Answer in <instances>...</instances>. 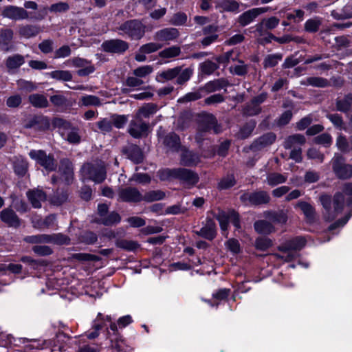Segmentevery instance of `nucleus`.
Here are the masks:
<instances>
[{
	"label": "nucleus",
	"mask_w": 352,
	"mask_h": 352,
	"mask_svg": "<svg viewBox=\"0 0 352 352\" xmlns=\"http://www.w3.org/2000/svg\"><path fill=\"white\" fill-rule=\"evenodd\" d=\"M145 25L138 19H131L124 21L116 27L115 31L122 36H127L131 39L140 40L145 34Z\"/></svg>",
	"instance_id": "nucleus-3"
},
{
	"label": "nucleus",
	"mask_w": 352,
	"mask_h": 352,
	"mask_svg": "<svg viewBox=\"0 0 352 352\" xmlns=\"http://www.w3.org/2000/svg\"><path fill=\"white\" fill-rule=\"evenodd\" d=\"M69 5L68 4V3L63 1L56 3H53L49 8V10L53 13L66 12L69 10Z\"/></svg>",
	"instance_id": "nucleus-60"
},
{
	"label": "nucleus",
	"mask_w": 352,
	"mask_h": 352,
	"mask_svg": "<svg viewBox=\"0 0 352 352\" xmlns=\"http://www.w3.org/2000/svg\"><path fill=\"white\" fill-rule=\"evenodd\" d=\"M102 104L100 99L93 95H85L82 96L79 100V105L80 106H85V107H89V106H94V107H99Z\"/></svg>",
	"instance_id": "nucleus-45"
},
{
	"label": "nucleus",
	"mask_w": 352,
	"mask_h": 352,
	"mask_svg": "<svg viewBox=\"0 0 352 352\" xmlns=\"http://www.w3.org/2000/svg\"><path fill=\"white\" fill-rule=\"evenodd\" d=\"M240 199L245 204L259 206L269 204L271 201V197L267 191L257 190L251 192H244L241 195Z\"/></svg>",
	"instance_id": "nucleus-8"
},
{
	"label": "nucleus",
	"mask_w": 352,
	"mask_h": 352,
	"mask_svg": "<svg viewBox=\"0 0 352 352\" xmlns=\"http://www.w3.org/2000/svg\"><path fill=\"white\" fill-rule=\"evenodd\" d=\"M121 221L120 215L115 212H108L102 219H98V222L107 226H111L120 223Z\"/></svg>",
	"instance_id": "nucleus-39"
},
{
	"label": "nucleus",
	"mask_w": 352,
	"mask_h": 352,
	"mask_svg": "<svg viewBox=\"0 0 352 352\" xmlns=\"http://www.w3.org/2000/svg\"><path fill=\"white\" fill-rule=\"evenodd\" d=\"M149 131V124L137 116L131 120L128 132L135 138H141L147 136Z\"/></svg>",
	"instance_id": "nucleus-10"
},
{
	"label": "nucleus",
	"mask_w": 352,
	"mask_h": 352,
	"mask_svg": "<svg viewBox=\"0 0 352 352\" xmlns=\"http://www.w3.org/2000/svg\"><path fill=\"white\" fill-rule=\"evenodd\" d=\"M332 204L333 210H331V213L327 217V221L333 220L344 209V195L341 192H337L334 195Z\"/></svg>",
	"instance_id": "nucleus-18"
},
{
	"label": "nucleus",
	"mask_w": 352,
	"mask_h": 352,
	"mask_svg": "<svg viewBox=\"0 0 352 352\" xmlns=\"http://www.w3.org/2000/svg\"><path fill=\"white\" fill-rule=\"evenodd\" d=\"M336 146L341 152L347 153L350 151L349 143L346 138L340 134L336 139Z\"/></svg>",
	"instance_id": "nucleus-57"
},
{
	"label": "nucleus",
	"mask_w": 352,
	"mask_h": 352,
	"mask_svg": "<svg viewBox=\"0 0 352 352\" xmlns=\"http://www.w3.org/2000/svg\"><path fill=\"white\" fill-rule=\"evenodd\" d=\"M24 241L28 243H51L54 245H69L70 239L68 236L62 233L52 234H41L25 237Z\"/></svg>",
	"instance_id": "nucleus-5"
},
{
	"label": "nucleus",
	"mask_w": 352,
	"mask_h": 352,
	"mask_svg": "<svg viewBox=\"0 0 352 352\" xmlns=\"http://www.w3.org/2000/svg\"><path fill=\"white\" fill-rule=\"evenodd\" d=\"M29 102L36 108H46L49 106L47 98L39 94H32L28 96Z\"/></svg>",
	"instance_id": "nucleus-33"
},
{
	"label": "nucleus",
	"mask_w": 352,
	"mask_h": 352,
	"mask_svg": "<svg viewBox=\"0 0 352 352\" xmlns=\"http://www.w3.org/2000/svg\"><path fill=\"white\" fill-rule=\"evenodd\" d=\"M163 144L172 151H177L180 146L179 137L175 133H170L163 138Z\"/></svg>",
	"instance_id": "nucleus-34"
},
{
	"label": "nucleus",
	"mask_w": 352,
	"mask_h": 352,
	"mask_svg": "<svg viewBox=\"0 0 352 352\" xmlns=\"http://www.w3.org/2000/svg\"><path fill=\"white\" fill-rule=\"evenodd\" d=\"M82 180H91L95 183H102L107 177L104 164L101 161L84 164L80 170Z\"/></svg>",
	"instance_id": "nucleus-2"
},
{
	"label": "nucleus",
	"mask_w": 352,
	"mask_h": 352,
	"mask_svg": "<svg viewBox=\"0 0 352 352\" xmlns=\"http://www.w3.org/2000/svg\"><path fill=\"white\" fill-rule=\"evenodd\" d=\"M269 8H254L242 13L238 18L237 21L241 26L245 27L254 21L259 15L265 13Z\"/></svg>",
	"instance_id": "nucleus-12"
},
{
	"label": "nucleus",
	"mask_w": 352,
	"mask_h": 352,
	"mask_svg": "<svg viewBox=\"0 0 352 352\" xmlns=\"http://www.w3.org/2000/svg\"><path fill=\"white\" fill-rule=\"evenodd\" d=\"M182 71V67H175L174 68L168 69L158 73L156 79L158 81L161 80H171L176 78Z\"/></svg>",
	"instance_id": "nucleus-35"
},
{
	"label": "nucleus",
	"mask_w": 352,
	"mask_h": 352,
	"mask_svg": "<svg viewBox=\"0 0 352 352\" xmlns=\"http://www.w3.org/2000/svg\"><path fill=\"white\" fill-rule=\"evenodd\" d=\"M26 196L28 201L34 208H41L42 203L45 202L47 199L46 193L38 188L28 190Z\"/></svg>",
	"instance_id": "nucleus-14"
},
{
	"label": "nucleus",
	"mask_w": 352,
	"mask_h": 352,
	"mask_svg": "<svg viewBox=\"0 0 352 352\" xmlns=\"http://www.w3.org/2000/svg\"><path fill=\"white\" fill-rule=\"evenodd\" d=\"M254 228L256 232L261 234H269L275 232V228L272 223L265 220H258L254 223Z\"/></svg>",
	"instance_id": "nucleus-32"
},
{
	"label": "nucleus",
	"mask_w": 352,
	"mask_h": 352,
	"mask_svg": "<svg viewBox=\"0 0 352 352\" xmlns=\"http://www.w3.org/2000/svg\"><path fill=\"white\" fill-rule=\"evenodd\" d=\"M266 181L269 186H274L285 183L287 177L278 173H270L267 174Z\"/></svg>",
	"instance_id": "nucleus-46"
},
{
	"label": "nucleus",
	"mask_w": 352,
	"mask_h": 352,
	"mask_svg": "<svg viewBox=\"0 0 352 352\" xmlns=\"http://www.w3.org/2000/svg\"><path fill=\"white\" fill-rule=\"evenodd\" d=\"M58 170L67 184H69L74 179V167L72 162L68 158L61 159Z\"/></svg>",
	"instance_id": "nucleus-21"
},
{
	"label": "nucleus",
	"mask_w": 352,
	"mask_h": 352,
	"mask_svg": "<svg viewBox=\"0 0 352 352\" xmlns=\"http://www.w3.org/2000/svg\"><path fill=\"white\" fill-rule=\"evenodd\" d=\"M262 111L261 106H257L253 102L247 103L243 108L242 113L245 116H254Z\"/></svg>",
	"instance_id": "nucleus-49"
},
{
	"label": "nucleus",
	"mask_w": 352,
	"mask_h": 352,
	"mask_svg": "<svg viewBox=\"0 0 352 352\" xmlns=\"http://www.w3.org/2000/svg\"><path fill=\"white\" fill-rule=\"evenodd\" d=\"M165 197L164 192L162 190H151L142 195L143 201L146 202H152L159 201L164 199Z\"/></svg>",
	"instance_id": "nucleus-50"
},
{
	"label": "nucleus",
	"mask_w": 352,
	"mask_h": 352,
	"mask_svg": "<svg viewBox=\"0 0 352 352\" xmlns=\"http://www.w3.org/2000/svg\"><path fill=\"white\" fill-rule=\"evenodd\" d=\"M216 8L221 12H237L239 8V3L236 0H221L217 3Z\"/></svg>",
	"instance_id": "nucleus-30"
},
{
	"label": "nucleus",
	"mask_w": 352,
	"mask_h": 352,
	"mask_svg": "<svg viewBox=\"0 0 352 352\" xmlns=\"http://www.w3.org/2000/svg\"><path fill=\"white\" fill-rule=\"evenodd\" d=\"M236 184V180L233 174H228L223 177L217 184L219 190H226L233 187Z\"/></svg>",
	"instance_id": "nucleus-43"
},
{
	"label": "nucleus",
	"mask_w": 352,
	"mask_h": 352,
	"mask_svg": "<svg viewBox=\"0 0 352 352\" xmlns=\"http://www.w3.org/2000/svg\"><path fill=\"white\" fill-rule=\"evenodd\" d=\"M196 234L208 240H212L217 234L216 224L214 221L209 218L206 219L205 225Z\"/></svg>",
	"instance_id": "nucleus-25"
},
{
	"label": "nucleus",
	"mask_w": 352,
	"mask_h": 352,
	"mask_svg": "<svg viewBox=\"0 0 352 352\" xmlns=\"http://www.w3.org/2000/svg\"><path fill=\"white\" fill-rule=\"evenodd\" d=\"M203 90L199 87L197 91L186 94L183 97L178 99L179 103H186L191 101H195L202 98Z\"/></svg>",
	"instance_id": "nucleus-51"
},
{
	"label": "nucleus",
	"mask_w": 352,
	"mask_h": 352,
	"mask_svg": "<svg viewBox=\"0 0 352 352\" xmlns=\"http://www.w3.org/2000/svg\"><path fill=\"white\" fill-rule=\"evenodd\" d=\"M200 162V156L189 150H184L180 155V164L184 166H195Z\"/></svg>",
	"instance_id": "nucleus-26"
},
{
	"label": "nucleus",
	"mask_w": 352,
	"mask_h": 352,
	"mask_svg": "<svg viewBox=\"0 0 352 352\" xmlns=\"http://www.w3.org/2000/svg\"><path fill=\"white\" fill-rule=\"evenodd\" d=\"M116 245L118 248L128 251H133L138 248V244L135 241L125 239L117 240Z\"/></svg>",
	"instance_id": "nucleus-53"
},
{
	"label": "nucleus",
	"mask_w": 352,
	"mask_h": 352,
	"mask_svg": "<svg viewBox=\"0 0 352 352\" xmlns=\"http://www.w3.org/2000/svg\"><path fill=\"white\" fill-rule=\"evenodd\" d=\"M198 133L197 138H199L203 133L212 131L214 133L219 134L222 132V126L218 123L217 119L212 114L203 111L197 116Z\"/></svg>",
	"instance_id": "nucleus-4"
},
{
	"label": "nucleus",
	"mask_w": 352,
	"mask_h": 352,
	"mask_svg": "<svg viewBox=\"0 0 352 352\" xmlns=\"http://www.w3.org/2000/svg\"><path fill=\"white\" fill-rule=\"evenodd\" d=\"M50 76L56 80L70 81L72 79V74L67 70H55L49 74Z\"/></svg>",
	"instance_id": "nucleus-47"
},
{
	"label": "nucleus",
	"mask_w": 352,
	"mask_h": 352,
	"mask_svg": "<svg viewBox=\"0 0 352 352\" xmlns=\"http://www.w3.org/2000/svg\"><path fill=\"white\" fill-rule=\"evenodd\" d=\"M345 158L340 153H335L331 160L332 169L336 176L341 179L352 177V165L345 162Z\"/></svg>",
	"instance_id": "nucleus-6"
},
{
	"label": "nucleus",
	"mask_w": 352,
	"mask_h": 352,
	"mask_svg": "<svg viewBox=\"0 0 352 352\" xmlns=\"http://www.w3.org/2000/svg\"><path fill=\"white\" fill-rule=\"evenodd\" d=\"M200 68L203 74L210 75L219 68V65L211 60H206L200 65Z\"/></svg>",
	"instance_id": "nucleus-55"
},
{
	"label": "nucleus",
	"mask_w": 352,
	"mask_h": 352,
	"mask_svg": "<svg viewBox=\"0 0 352 352\" xmlns=\"http://www.w3.org/2000/svg\"><path fill=\"white\" fill-rule=\"evenodd\" d=\"M14 173L19 177H23L28 170V163L23 158H16L14 162Z\"/></svg>",
	"instance_id": "nucleus-44"
},
{
	"label": "nucleus",
	"mask_w": 352,
	"mask_h": 352,
	"mask_svg": "<svg viewBox=\"0 0 352 352\" xmlns=\"http://www.w3.org/2000/svg\"><path fill=\"white\" fill-rule=\"evenodd\" d=\"M24 63V57L22 55L17 54L8 57L6 61V65L9 69H15L19 68Z\"/></svg>",
	"instance_id": "nucleus-42"
},
{
	"label": "nucleus",
	"mask_w": 352,
	"mask_h": 352,
	"mask_svg": "<svg viewBox=\"0 0 352 352\" xmlns=\"http://www.w3.org/2000/svg\"><path fill=\"white\" fill-rule=\"evenodd\" d=\"M162 47V45L157 43H148L142 45L139 51L142 54H151L157 52Z\"/></svg>",
	"instance_id": "nucleus-59"
},
{
	"label": "nucleus",
	"mask_w": 352,
	"mask_h": 352,
	"mask_svg": "<svg viewBox=\"0 0 352 352\" xmlns=\"http://www.w3.org/2000/svg\"><path fill=\"white\" fill-rule=\"evenodd\" d=\"M321 21L318 19L307 20L305 23V30L309 32H316L319 30Z\"/></svg>",
	"instance_id": "nucleus-62"
},
{
	"label": "nucleus",
	"mask_w": 352,
	"mask_h": 352,
	"mask_svg": "<svg viewBox=\"0 0 352 352\" xmlns=\"http://www.w3.org/2000/svg\"><path fill=\"white\" fill-rule=\"evenodd\" d=\"M276 138V136L274 133H267L255 140L250 145V149L253 151H259L272 144Z\"/></svg>",
	"instance_id": "nucleus-15"
},
{
	"label": "nucleus",
	"mask_w": 352,
	"mask_h": 352,
	"mask_svg": "<svg viewBox=\"0 0 352 352\" xmlns=\"http://www.w3.org/2000/svg\"><path fill=\"white\" fill-rule=\"evenodd\" d=\"M306 243V240L302 236H296L294 239L285 241L282 245L278 247V250L287 253L291 250H300Z\"/></svg>",
	"instance_id": "nucleus-17"
},
{
	"label": "nucleus",
	"mask_w": 352,
	"mask_h": 352,
	"mask_svg": "<svg viewBox=\"0 0 352 352\" xmlns=\"http://www.w3.org/2000/svg\"><path fill=\"white\" fill-rule=\"evenodd\" d=\"M288 210H268L264 212V217L274 223L285 224L288 220Z\"/></svg>",
	"instance_id": "nucleus-20"
},
{
	"label": "nucleus",
	"mask_w": 352,
	"mask_h": 352,
	"mask_svg": "<svg viewBox=\"0 0 352 352\" xmlns=\"http://www.w3.org/2000/svg\"><path fill=\"white\" fill-rule=\"evenodd\" d=\"M283 56L280 54H273L266 56L263 60V67L265 68L273 67L282 59Z\"/></svg>",
	"instance_id": "nucleus-52"
},
{
	"label": "nucleus",
	"mask_w": 352,
	"mask_h": 352,
	"mask_svg": "<svg viewBox=\"0 0 352 352\" xmlns=\"http://www.w3.org/2000/svg\"><path fill=\"white\" fill-rule=\"evenodd\" d=\"M295 208H299L302 210L308 222L312 223L315 221V209L310 204L306 201H300L296 204Z\"/></svg>",
	"instance_id": "nucleus-29"
},
{
	"label": "nucleus",
	"mask_w": 352,
	"mask_h": 352,
	"mask_svg": "<svg viewBox=\"0 0 352 352\" xmlns=\"http://www.w3.org/2000/svg\"><path fill=\"white\" fill-rule=\"evenodd\" d=\"M1 15L3 17L14 21L28 19L30 18L29 14L25 8L15 6H6L2 11Z\"/></svg>",
	"instance_id": "nucleus-13"
},
{
	"label": "nucleus",
	"mask_w": 352,
	"mask_h": 352,
	"mask_svg": "<svg viewBox=\"0 0 352 352\" xmlns=\"http://www.w3.org/2000/svg\"><path fill=\"white\" fill-rule=\"evenodd\" d=\"M13 36L14 32L11 29L0 30V50L7 52L12 49Z\"/></svg>",
	"instance_id": "nucleus-22"
},
{
	"label": "nucleus",
	"mask_w": 352,
	"mask_h": 352,
	"mask_svg": "<svg viewBox=\"0 0 352 352\" xmlns=\"http://www.w3.org/2000/svg\"><path fill=\"white\" fill-rule=\"evenodd\" d=\"M256 124V123L254 120H250L246 122L236 133V138L241 140H244L249 138L252 133Z\"/></svg>",
	"instance_id": "nucleus-37"
},
{
	"label": "nucleus",
	"mask_w": 352,
	"mask_h": 352,
	"mask_svg": "<svg viewBox=\"0 0 352 352\" xmlns=\"http://www.w3.org/2000/svg\"><path fill=\"white\" fill-rule=\"evenodd\" d=\"M306 142L305 137L302 134H294L285 138L283 146L286 149L300 147Z\"/></svg>",
	"instance_id": "nucleus-27"
},
{
	"label": "nucleus",
	"mask_w": 352,
	"mask_h": 352,
	"mask_svg": "<svg viewBox=\"0 0 352 352\" xmlns=\"http://www.w3.org/2000/svg\"><path fill=\"white\" fill-rule=\"evenodd\" d=\"M181 54V48L177 45H172L160 51L158 56L161 58L168 59L179 56Z\"/></svg>",
	"instance_id": "nucleus-40"
},
{
	"label": "nucleus",
	"mask_w": 352,
	"mask_h": 352,
	"mask_svg": "<svg viewBox=\"0 0 352 352\" xmlns=\"http://www.w3.org/2000/svg\"><path fill=\"white\" fill-rule=\"evenodd\" d=\"M26 129H34L35 130L41 131L49 128L50 122L44 116H34L28 120L24 125Z\"/></svg>",
	"instance_id": "nucleus-24"
},
{
	"label": "nucleus",
	"mask_w": 352,
	"mask_h": 352,
	"mask_svg": "<svg viewBox=\"0 0 352 352\" xmlns=\"http://www.w3.org/2000/svg\"><path fill=\"white\" fill-rule=\"evenodd\" d=\"M188 19L186 14L179 12L174 14L170 18L169 23L173 25L180 26L184 25Z\"/></svg>",
	"instance_id": "nucleus-54"
},
{
	"label": "nucleus",
	"mask_w": 352,
	"mask_h": 352,
	"mask_svg": "<svg viewBox=\"0 0 352 352\" xmlns=\"http://www.w3.org/2000/svg\"><path fill=\"white\" fill-rule=\"evenodd\" d=\"M179 32L177 28H166L155 33L154 38L158 41L170 42L177 39Z\"/></svg>",
	"instance_id": "nucleus-16"
},
{
	"label": "nucleus",
	"mask_w": 352,
	"mask_h": 352,
	"mask_svg": "<svg viewBox=\"0 0 352 352\" xmlns=\"http://www.w3.org/2000/svg\"><path fill=\"white\" fill-rule=\"evenodd\" d=\"M0 219L10 227L18 228L21 224V220L15 212L9 208L3 209L0 212Z\"/></svg>",
	"instance_id": "nucleus-19"
},
{
	"label": "nucleus",
	"mask_w": 352,
	"mask_h": 352,
	"mask_svg": "<svg viewBox=\"0 0 352 352\" xmlns=\"http://www.w3.org/2000/svg\"><path fill=\"white\" fill-rule=\"evenodd\" d=\"M272 245V241L270 239L266 237H259L255 241V247L256 249L262 251L267 250Z\"/></svg>",
	"instance_id": "nucleus-63"
},
{
	"label": "nucleus",
	"mask_w": 352,
	"mask_h": 352,
	"mask_svg": "<svg viewBox=\"0 0 352 352\" xmlns=\"http://www.w3.org/2000/svg\"><path fill=\"white\" fill-rule=\"evenodd\" d=\"M238 63L237 65L231 66L230 67V72L232 74H234L237 76H245L248 72V65L244 63V61L242 60L236 59Z\"/></svg>",
	"instance_id": "nucleus-48"
},
{
	"label": "nucleus",
	"mask_w": 352,
	"mask_h": 352,
	"mask_svg": "<svg viewBox=\"0 0 352 352\" xmlns=\"http://www.w3.org/2000/svg\"><path fill=\"white\" fill-rule=\"evenodd\" d=\"M40 32V28L34 25H25L19 28V33L25 38H31L36 36Z\"/></svg>",
	"instance_id": "nucleus-41"
},
{
	"label": "nucleus",
	"mask_w": 352,
	"mask_h": 352,
	"mask_svg": "<svg viewBox=\"0 0 352 352\" xmlns=\"http://www.w3.org/2000/svg\"><path fill=\"white\" fill-rule=\"evenodd\" d=\"M158 110V107L154 103H147L141 107L137 111L135 116L143 120V118H148L155 114Z\"/></svg>",
	"instance_id": "nucleus-31"
},
{
	"label": "nucleus",
	"mask_w": 352,
	"mask_h": 352,
	"mask_svg": "<svg viewBox=\"0 0 352 352\" xmlns=\"http://www.w3.org/2000/svg\"><path fill=\"white\" fill-rule=\"evenodd\" d=\"M192 69L190 68H186L184 69H182L181 72L177 76V83L178 85L185 84L190 78L191 76L192 75Z\"/></svg>",
	"instance_id": "nucleus-61"
},
{
	"label": "nucleus",
	"mask_w": 352,
	"mask_h": 352,
	"mask_svg": "<svg viewBox=\"0 0 352 352\" xmlns=\"http://www.w3.org/2000/svg\"><path fill=\"white\" fill-rule=\"evenodd\" d=\"M157 175L162 181L179 180L187 188L194 187L199 182V176L195 171L182 167L162 168Z\"/></svg>",
	"instance_id": "nucleus-1"
},
{
	"label": "nucleus",
	"mask_w": 352,
	"mask_h": 352,
	"mask_svg": "<svg viewBox=\"0 0 352 352\" xmlns=\"http://www.w3.org/2000/svg\"><path fill=\"white\" fill-rule=\"evenodd\" d=\"M122 153L135 164L143 161V153L140 148L135 144H129L122 148Z\"/></svg>",
	"instance_id": "nucleus-23"
},
{
	"label": "nucleus",
	"mask_w": 352,
	"mask_h": 352,
	"mask_svg": "<svg viewBox=\"0 0 352 352\" xmlns=\"http://www.w3.org/2000/svg\"><path fill=\"white\" fill-rule=\"evenodd\" d=\"M102 50L109 53L123 54L129 49V43L121 39L105 41L101 45Z\"/></svg>",
	"instance_id": "nucleus-11"
},
{
	"label": "nucleus",
	"mask_w": 352,
	"mask_h": 352,
	"mask_svg": "<svg viewBox=\"0 0 352 352\" xmlns=\"http://www.w3.org/2000/svg\"><path fill=\"white\" fill-rule=\"evenodd\" d=\"M113 125L117 129H122L128 121V116L125 115L113 114L110 116Z\"/></svg>",
	"instance_id": "nucleus-56"
},
{
	"label": "nucleus",
	"mask_w": 352,
	"mask_h": 352,
	"mask_svg": "<svg viewBox=\"0 0 352 352\" xmlns=\"http://www.w3.org/2000/svg\"><path fill=\"white\" fill-rule=\"evenodd\" d=\"M29 156L48 172L54 171L57 168V164L54 155L51 154L47 155L43 150H31L29 153Z\"/></svg>",
	"instance_id": "nucleus-7"
},
{
	"label": "nucleus",
	"mask_w": 352,
	"mask_h": 352,
	"mask_svg": "<svg viewBox=\"0 0 352 352\" xmlns=\"http://www.w3.org/2000/svg\"><path fill=\"white\" fill-rule=\"evenodd\" d=\"M228 85L229 82L226 79L219 78L207 82L204 87H201V90L209 94L223 89Z\"/></svg>",
	"instance_id": "nucleus-28"
},
{
	"label": "nucleus",
	"mask_w": 352,
	"mask_h": 352,
	"mask_svg": "<svg viewBox=\"0 0 352 352\" xmlns=\"http://www.w3.org/2000/svg\"><path fill=\"white\" fill-rule=\"evenodd\" d=\"M302 85H311L316 87H326L330 85L327 79L322 77H309L300 82Z\"/></svg>",
	"instance_id": "nucleus-36"
},
{
	"label": "nucleus",
	"mask_w": 352,
	"mask_h": 352,
	"mask_svg": "<svg viewBox=\"0 0 352 352\" xmlns=\"http://www.w3.org/2000/svg\"><path fill=\"white\" fill-rule=\"evenodd\" d=\"M98 128L101 132L105 133L112 130V121L111 118H105L96 123Z\"/></svg>",
	"instance_id": "nucleus-64"
},
{
	"label": "nucleus",
	"mask_w": 352,
	"mask_h": 352,
	"mask_svg": "<svg viewBox=\"0 0 352 352\" xmlns=\"http://www.w3.org/2000/svg\"><path fill=\"white\" fill-rule=\"evenodd\" d=\"M117 199L119 201L138 203L143 201L142 194L135 187L119 188L117 192Z\"/></svg>",
	"instance_id": "nucleus-9"
},
{
	"label": "nucleus",
	"mask_w": 352,
	"mask_h": 352,
	"mask_svg": "<svg viewBox=\"0 0 352 352\" xmlns=\"http://www.w3.org/2000/svg\"><path fill=\"white\" fill-rule=\"evenodd\" d=\"M16 85L19 89L25 92H30L36 89V85L32 81H28L23 79H20L16 81Z\"/></svg>",
	"instance_id": "nucleus-58"
},
{
	"label": "nucleus",
	"mask_w": 352,
	"mask_h": 352,
	"mask_svg": "<svg viewBox=\"0 0 352 352\" xmlns=\"http://www.w3.org/2000/svg\"><path fill=\"white\" fill-rule=\"evenodd\" d=\"M352 107V94H349L343 98L336 100V109L342 112H348Z\"/></svg>",
	"instance_id": "nucleus-38"
}]
</instances>
